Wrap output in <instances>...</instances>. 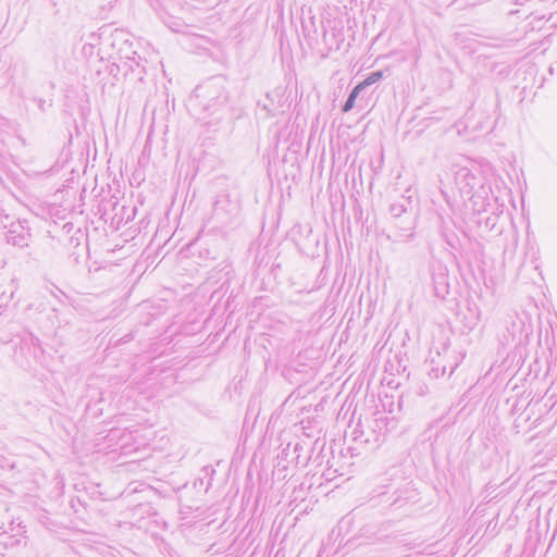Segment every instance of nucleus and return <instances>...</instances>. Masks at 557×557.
Listing matches in <instances>:
<instances>
[{"instance_id": "6e6552de", "label": "nucleus", "mask_w": 557, "mask_h": 557, "mask_svg": "<svg viewBox=\"0 0 557 557\" xmlns=\"http://www.w3.org/2000/svg\"><path fill=\"white\" fill-rule=\"evenodd\" d=\"M208 96H212L210 101L211 100H218V101H225L226 100V96L223 91V88L221 86H219L218 84L215 83H209L206 87H205Z\"/></svg>"}, {"instance_id": "f03ea898", "label": "nucleus", "mask_w": 557, "mask_h": 557, "mask_svg": "<svg viewBox=\"0 0 557 557\" xmlns=\"http://www.w3.org/2000/svg\"><path fill=\"white\" fill-rule=\"evenodd\" d=\"M432 281L435 296L444 299L449 293L447 267L441 262L434 263L432 265Z\"/></svg>"}, {"instance_id": "4be33fe9", "label": "nucleus", "mask_w": 557, "mask_h": 557, "mask_svg": "<svg viewBox=\"0 0 557 557\" xmlns=\"http://www.w3.org/2000/svg\"><path fill=\"white\" fill-rule=\"evenodd\" d=\"M39 338H36L35 342H33V345H38Z\"/></svg>"}, {"instance_id": "20e7f679", "label": "nucleus", "mask_w": 557, "mask_h": 557, "mask_svg": "<svg viewBox=\"0 0 557 557\" xmlns=\"http://www.w3.org/2000/svg\"><path fill=\"white\" fill-rule=\"evenodd\" d=\"M458 317L465 329L471 331L478 325L481 311L476 304L468 302L467 306L460 310Z\"/></svg>"}, {"instance_id": "f3484780", "label": "nucleus", "mask_w": 557, "mask_h": 557, "mask_svg": "<svg viewBox=\"0 0 557 557\" xmlns=\"http://www.w3.org/2000/svg\"><path fill=\"white\" fill-rule=\"evenodd\" d=\"M36 102H37L38 108H39L41 111H46V104H47L48 107H51V103H50V102H49V103H47V101H46V100H44V99H41V98L36 99Z\"/></svg>"}, {"instance_id": "1a4fd4ad", "label": "nucleus", "mask_w": 557, "mask_h": 557, "mask_svg": "<svg viewBox=\"0 0 557 557\" xmlns=\"http://www.w3.org/2000/svg\"><path fill=\"white\" fill-rule=\"evenodd\" d=\"M362 91V86L356 85L352 90L350 91L348 98L344 102L342 107L343 112H348L355 107V102L359 94Z\"/></svg>"}, {"instance_id": "a211bd4d", "label": "nucleus", "mask_w": 557, "mask_h": 557, "mask_svg": "<svg viewBox=\"0 0 557 557\" xmlns=\"http://www.w3.org/2000/svg\"><path fill=\"white\" fill-rule=\"evenodd\" d=\"M379 168L383 164V150L380 152V156H379Z\"/></svg>"}, {"instance_id": "dca6fc26", "label": "nucleus", "mask_w": 557, "mask_h": 557, "mask_svg": "<svg viewBox=\"0 0 557 557\" xmlns=\"http://www.w3.org/2000/svg\"><path fill=\"white\" fill-rule=\"evenodd\" d=\"M373 527L371 524H367L361 529V532L364 536L371 537V534L375 535V532H372Z\"/></svg>"}, {"instance_id": "b1692460", "label": "nucleus", "mask_w": 557, "mask_h": 557, "mask_svg": "<svg viewBox=\"0 0 557 557\" xmlns=\"http://www.w3.org/2000/svg\"><path fill=\"white\" fill-rule=\"evenodd\" d=\"M39 338H36L35 342H33V345H38Z\"/></svg>"}, {"instance_id": "aec40b11", "label": "nucleus", "mask_w": 557, "mask_h": 557, "mask_svg": "<svg viewBox=\"0 0 557 557\" xmlns=\"http://www.w3.org/2000/svg\"><path fill=\"white\" fill-rule=\"evenodd\" d=\"M374 349L380 354L383 349V346L379 348V344L375 345Z\"/></svg>"}, {"instance_id": "393cba45", "label": "nucleus", "mask_w": 557, "mask_h": 557, "mask_svg": "<svg viewBox=\"0 0 557 557\" xmlns=\"http://www.w3.org/2000/svg\"><path fill=\"white\" fill-rule=\"evenodd\" d=\"M172 29H173L174 32H178V30H180V29H178V27H172Z\"/></svg>"}, {"instance_id": "4468645a", "label": "nucleus", "mask_w": 557, "mask_h": 557, "mask_svg": "<svg viewBox=\"0 0 557 557\" xmlns=\"http://www.w3.org/2000/svg\"><path fill=\"white\" fill-rule=\"evenodd\" d=\"M379 414H380V412H375L373 420L370 421L367 425H372L373 429L380 430V433L382 434L383 418L379 417Z\"/></svg>"}, {"instance_id": "423d86ee", "label": "nucleus", "mask_w": 557, "mask_h": 557, "mask_svg": "<svg viewBox=\"0 0 557 557\" xmlns=\"http://www.w3.org/2000/svg\"><path fill=\"white\" fill-rule=\"evenodd\" d=\"M214 211L216 213L223 212H233L236 209V205L230 201V196L226 194L219 195L214 201Z\"/></svg>"}, {"instance_id": "f257e3e1", "label": "nucleus", "mask_w": 557, "mask_h": 557, "mask_svg": "<svg viewBox=\"0 0 557 557\" xmlns=\"http://www.w3.org/2000/svg\"><path fill=\"white\" fill-rule=\"evenodd\" d=\"M354 441L360 442L364 445L367 451H376L382 445L380 430L373 429L372 425H366L362 430H355L352 432Z\"/></svg>"}, {"instance_id": "9d476101", "label": "nucleus", "mask_w": 557, "mask_h": 557, "mask_svg": "<svg viewBox=\"0 0 557 557\" xmlns=\"http://www.w3.org/2000/svg\"><path fill=\"white\" fill-rule=\"evenodd\" d=\"M510 326H507V333L503 335V343H510L513 342L517 335V332L520 331V326L517 325L516 320L513 317L509 318Z\"/></svg>"}, {"instance_id": "f8f14e48", "label": "nucleus", "mask_w": 557, "mask_h": 557, "mask_svg": "<svg viewBox=\"0 0 557 557\" xmlns=\"http://www.w3.org/2000/svg\"><path fill=\"white\" fill-rule=\"evenodd\" d=\"M382 77H383V71L382 70L373 71V72H371L367 76V78H364L362 82H360L358 84V86H362V90H363L368 86H370V85L376 83L377 81H380Z\"/></svg>"}, {"instance_id": "9b49d317", "label": "nucleus", "mask_w": 557, "mask_h": 557, "mask_svg": "<svg viewBox=\"0 0 557 557\" xmlns=\"http://www.w3.org/2000/svg\"><path fill=\"white\" fill-rule=\"evenodd\" d=\"M394 358L396 360V363H394V361H392L391 358H388V367L385 366V373L388 371H391V373H400L401 371L406 370V364L403 363L404 360L399 358L397 354L394 355Z\"/></svg>"}, {"instance_id": "0eeeda50", "label": "nucleus", "mask_w": 557, "mask_h": 557, "mask_svg": "<svg viewBox=\"0 0 557 557\" xmlns=\"http://www.w3.org/2000/svg\"><path fill=\"white\" fill-rule=\"evenodd\" d=\"M392 399L388 404L385 403V407L388 406V414H391V420L398 419V414L401 411V397L397 396V400H394V396L385 395V399ZM387 420H389V417H385V425H387Z\"/></svg>"}, {"instance_id": "6ab92c4d", "label": "nucleus", "mask_w": 557, "mask_h": 557, "mask_svg": "<svg viewBox=\"0 0 557 557\" xmlns=\"http://www.w3.org/2000/svg\"><path fill=\"white\" fill-rule=\"evenodd\" d=\"M300 448H301V445L299 443H296L295 447H294V450L298 451V450H300Z\"/></svg>"}, {"instance_id": "412c9836", "label": "nucleus", "mask_w": 557, "mask_h": 557, "mask_svg": "<svg viewBox=\"0 0 557 557\" xmlns=\"http://www.w3.org/2000/svg\"><path fill=\"white\" fill-rule=\"evenodd\" d=\"M388 386H392L394 384V381L393 380H389L386 382Z\"/></svg>"}, {"instance_id": "5701e85b", "label": "nucleus", "mask_w": 557, "mask_h": 557, "mask_svg": "<svg viewBox=\"0 0 557 557\" xmlns=\"http://www.w3.org/2000/svg\"><path fill=\"white\" fill-rule=\"evenodd\" d=\"M39 338H36L35 342H33V345H38Z\"/></svg>"}, {"instance_id": "7ed1b4c3", "label": "nucleus", "mask_w": 557, "mask_h": 557, "mask_svg": "<svg viewBox=\"0 0 557 557\" xmlns=\"http://www.w3.org/2000/svg\"><path fill=\"white\" fill-rule=\"evenodd\" d=\"M455 183L462 195L470 196L480 180L470 169L462 166L455 173Z\"/></svg>"}, {"instance_id": "ddd939ff", "label": "nucleus", "mask_w": 557, "mask_h": 557, "mask_svg": "<svg viewBox=\"0 0 557 557\" xmlns=\"http://www.w3.org/2000/svg\"><path fill=\"white\" fill-rule=\"evenodd\" d=\"M405 202L391 205L389 212L394 218L400 216L401 213L406 212Z\"/></svg>"}, {"instance_id": "39448f33", "label": "nucleus", "mask_w": 557, "mask_h": 557, "mask_svg": "<svg viewBox=\"0 0 557 557\" xmlns=\"http://www.w3.org/2000/svg\"><path fill=\"white\" fill-rule=\"evenodd\" d=\"M29 233L24 230L23 226H12L8 233L7 240L9 244L17 247L28 246Z\"/></svg>"}, {"instance_id": "2eb2a0df", "label": "nucleus", "mask_w": 557, "mask_h": 557, "mask_svg": "<svg viewBox=\"0 0 557 557\" xmlns=\"http://www.w3.org/2000/svg\"><path fill=\"white\" fill-rule=\"evenodd\" d=\"M140 61H141V58L139 55H137V58H132L129 59V64H128V67L131 71H135L136 67H140Z\"/></svg>"}]
</instances>
